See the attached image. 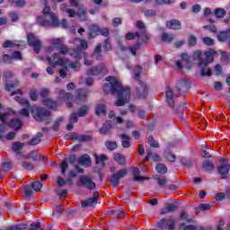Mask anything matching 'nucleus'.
Segmentation results:
<instances>
[{
    "mask_svg": "<svg viewBox=\"0 0 230 230\" xmlns=\"http://www.w3.org/2000/svg\"><path fill=\"white\" fill-rule=\"evenodd\" d=\"M106 83L102 89L106 94H117L118 100L115 102L117 107H123L125 103L130 102V87L123 86L114 76H107Z\"/></svg>",
    "mask_w": 230,
    "mask_h": 230,
    "instance_id": "f257e3e1",
    "label": "nucleus"
},
{
    "mask_svg": "<svg viewBox=\"0 0 230 230\" xmlns=\"http://www.w3.org/2000/svg\"><path fill=\"white\" fill-rule=\"evenodd\" d=\"M37 23L44 28H49L51 26H58V20L57 16L51 13V7L45 6L43 15L38 17Z\"/></svg>",
    "mask_w": 230,
    "mask_h": 230,
    "instance_id": "f03ea898",
    "label": "nucleus"
},
{
    "mask_svg": "<svg viewBox=\"0 0 230 230\" xmlns=\"http://www.w3.org/2000/svg\"><path fill=\"white\" fill-rule=\"evenodd\" d=\"M217 55V51L210 49L205 52V58H200L199 66L201 69V76H211V69L208 67L211 62H213L214 58Z\"/></svg>",
    "mask_w": 230,
    "mask_h": 230,
    "instance_id": "7ed1b4c3",
    "label": "nucleus"
},
{
    "mask_svg": "<svg viewBox=\"0 0 230 230\" xmlns=\"http://www.w3.org/2000/svg\"><path fill=\"white\" fill-rule=\"evenodd\" d=\"M110 171L112 174L110 176L109 181L114 188L119 186V181L124 177H127V174L128 173V170H127V168H123L116 172V167H111Z\"/></svg>",
    "mask_w": 230,
    "mask_h": 230,
    "instance_id": "20e7f679",
    "label": "nucleus"
},
{
    "mask_svg": "<svg viewBox=\"0 0 230 230\" xmlns=\"http://www.w3.org/2000/svg\"><path fill=\"white\" fill-rule=\"evenodd\" d=\"M12 114H15V112L9 108H4L3 104H0V139L3 137L4 132H6V124L4 122L8 119V116Z\"/></svg>",
    "mask_w": 230,
    "mask_h": 230,
    "instance_id": "39448f33",
    "label": "nucleus"
},
{
    "mask_svg": "<svg viewBox=\"0 0 230 230\" xmlns=\"http://www.w3.org/2000/svg\"><path fill=\"white\" fill-rule=\"evenodd\" d=\"M31 112L34 119H36V121H40V123L42 121H48L51 116V112H49V111L41 107L35 108Z\"/></svg>",
    "mask_w": 230,
    "mask_h": 230,
    "instance_id": "423d86ee",
    "label": "nucleus"
},
{
    "mask_svg": "<svg viewBox=\"0 0 230 230\" xmlns=\"http://www.w3.org/2000/svg\"><path fill=\"white\" fill-rule=\"evenodd\" d=\"M70 55L71 57H74V58H84V66H93V60L87 59V57H89V54H87L86 52H84V50H81L80 47L72 49L70 50Z\"/></svg>",
    "mask_w": 230,
    "mask_h": 230,
    "instance_id": "0eeeda50",
    "label": "nucleus"
},
{
    "mask_svg": "<svg viewBox=\"0 0 230 230\" xmlns=\"http://www.w3.org/2000/svg\"><path fill=\"white\" fill-rule=\"evenodd\" d=\"M107 73H109V71L107 70V66H105L103 63L93 66L86 71V75L88 76H98V75H107Z\"/></svg>",
    "mask_w": 230,
    "mask_h": 230,
    "instance_id": "6e6552de",
    "label": "nucleus"
},
{
    "mask_svg": "<svg viewBox=\"0 0 230 230\" xmlns=\"http://www.w3.org/2000/svg\"><path fill=\"white\" fill-rule=\"evenodd\" d=\"M47 61L52 67H55V66H60L61 67H65L66 71H67V66H66L67 61L60 58V54L58 53H54L52 58L48 57Z\"/></svg>",
    "mask_w": 230,
    "mask_h": 230,
    "instance_id": "1a4fd4ad",
    "label": "nucleus"
},
{
    "mask_svg": "<svg viewBox=\"0 0 230 230\" xmlns=\"http://www.w3.org/2000/svg\"><path fill=\"white\" fill-rule=\"evenodd\" d=\"M56 93L58 94V102H60V100H63L64 102H66V106L70 109V107H73V94L69 93H66V91L58 88L56 90Z\"/></svg>",
    "mask_w": 230,
    "mask_h": 230,
    "instance_id": "9d476101",
    "label": "nucleus"
},
{
    "mask_svg": "<svg viewBox=\"0 0 230 230\" xmlns=\"http://www.w3.org/2000/svg\"><path fill=\"white\" fill-rule=\"evenodd\" d=\"M77 186H84L87 190H94L96 188V183L87 175L79 176V181Z\"/></svg>",
    "mask_w": 230,
    "mask_h": 230,
    "instance_id": "9b49d317",
    "label": "nucleus"
},
{
    "mask_svg": "<svg viewBox=\"0 0 230 230\" xmlns=\"http://www.w3.org/2000/svg\"><path fill=\"white\" fill-rule=\"evenodd\" d=\"M157 227L162 230H175V218L173 217H169L166 221L165 218H162L158 223H157Z\"/></svg>",
    "mask_w": 230,
    "mask_h": 230,
    "instance_id": "f8f14e48",
    "label": "nucleus"
},
{
    "mask_svg": "<svg viewBox=\"0 0 230 230\" xmlns=\"http://www.w3.org/2000/svg\"><path fill=\"white\" fill-rule=\"evenodd\" d=\"M98 199H100V192L94 191L92 198L85 200H81V206L82 208H93L98 204Z\"/></svg>",
    "mask_w": 230,
    "mask_h": 230,
    "instance_id": "ddd939ff",
    "label": "nucleus"
},
{
    "mask_svg": "<svg viewBox=\"0 0 230 230\" xmlns=\"http://www.w3.org/2000/svg\"><path fill=\"white\" fill-rule=\"evenodd\" d=\"M137 96L139 100L146 98L148 96V86L143 81L137 82Z\"/></svg>",
    "mask_w": 230,
    "mask_h": 230,
    "instance_id": "4468645a",
    "label": "nucleus"
},
{
    "mask_svg": "<svg viewBox=\"0 0 230 230\" xmlns=\"http://www.w3.org/2000/svg\"><path fill=\"white\" fill-rule=\"evenodd\" d=\"M28 43L29 46H31L34 51L39 54L40 51V48L42 47V42L39 40L35 35L29 34L28 35Z\"/></svg>",
    "mask_w": 230,
    "mask_h": 230,
    "instance_id": "2eb2a0df",
    "label": "nucleus"
},
{
    "mask_svg": "<svg viewBox=\"0 0 230 230\" xmlns=\"http://www.w3.org/2000/svg\"><path fill=\"white\" fill-rule=\"evenodd\" d=\"M190 84L188 79H181L176 85V89L178 93L181 94H186L188 91H190Z\"/></svg>",
    "mask_w": 230,
    "mask_h": 230,
    "instance_id": "dca6fc26",
    "label": "nucleus"
},
{
    "mask_svg": "<svg viewBox=\"0 0 230 230\" xmlns=\"http://www.w3.org/2000/svg\"><path fill=\"white\" fill-rule=\"evenodd\" d=\"M166 28H168V30H174L177 31V30L182 29V22L177 19L168 20L166 22Z\"/></svg>",
    "mask_w": 230,
    "mask_h": 230,
    "instance_id": "f3484780",
    "label": "nucleus"
},
{
    "mask_svg": "<svg viewBox=\"0 0 230 230\" xmlns=\"http://www.w3.org/2000/svg\"><path fill=\"white\" fill-rule=\"evenodd\" d=\"M179 209V206L175 203H165L164 208L161 210L160 215H167V213H173Z\"/></svg>",
    "mask_w": 230,
    "mask_h": 230,
    "instance_id": "a211bd4d",
    "label": "nucleus"
},
{
    "mask_svg": "<svg viewBox=\"0 0 230 230\" xmlns=\"http://www.w3.org/2000/svg\"><path fill=\"white\" fill-rule=\"evenodd\" d=\"M68 139H75L80 143H84L87 141H91V139H93V137L89 135H78L76 133H72L71 136L68 137Z\"/></svg>",
    "mask_w": 230,
    "mask_h": 230,
    "instance_id": "6ab92c4d",
    "label": "nucleus"
},
{
    "mask_svg": "<svg viewBox=\"0 0 230 230\" xmlns=\"http://www.w3.org/2000/svg\"><path fill=\"white\" fill-rule=\"evenodd\" d=\"M114 162L121 166L127 164V156L125 155H121L120 153H114L113 154Z\"/></svg>",
    "mask_w": 230,
    "mask_h": 230,
    "instance_id": "aec40b11",
    "label": "nucleus"
},
{
    "mask_svg": "<svg viewBox=\"0 0 230 230\" xmlns=\"http://www.w3.org/2000/svg\"><path fill=\"white\" fill-rule=\"evenodd\" d=\"M217 39L220 42H227L229 40V47H230V30L227 29L226 31H221L217 35Z\"/></svg>",
    "mask_w": 230,
    "mask_h": 230,
    "instance_id": "412c9836",
    "label": "nucleus"
},
{
    "mask_svg": "<svg viewBox=\"0 0 230 230\" xmlns=\"http://www.w3.org/2000/svg\"><path fill=\"white\" fill-rule=\"evenodd\" d=\"M141 48V43L137 42L133 47H120L121 51H131V54L136 57L137 52Z\"/></svg>",
    "mask_w": 230,
    "mask_h": 230,
    "instance_id": "4be33fe9",
    "label": "nucleus"
},
{
    "mask_svg": "<svg viewBox=\"0 0 230 230\" xmlns=\"http://www.w3.org/2000/svg\"><path fill=\"white\" fill-rule=\"evenodd\" d=\"M78 164H82V166H84V168L91 166V156H89L87 154L83 155L78 158Z\"/></svg>",
    "mask_w": 230,
    "mask_h": 230,
    "instance_id": "5701e85b",
    "label": "nucleus"
},
{
    "mask_svg": "<svg viewBox=\"0 0 230 230\" xmlns=\"http://www.w3.org/2000/svg\"><path fill=\"white\" fill-rule=\"evenodd\" d=\"M217 170L221 175H227L230 170V164L227 162L223 163L217 167Z\"/></svg>",
    "mask_w": 230,
    "mask_h": 230,
    "instance_id": "b1692460",
    "label": "nucleus"
},
{
    "mask_svg": "<svg viewBox=\"0 0 230 230\" xmlns=\"http://www.w3.org/2000/svg\"><path fill=\"white\" fill-rule=\"evenodd\" d=\"M174 40H175V34L163 32L161 35V40H163V42H167L168 44H170L173 42Z\"/></svg>",
    "mask_w": 230,
    "mask_h": 230,
    "instance_id": "393cba45",
    "label": "nucleus"
},
{
    "mask_svg": "<svg viewBox=\"0 0 230 230\" xmlns=\"http://www.w3.org/2000/svg\"><path fill=\"white\" fill-rule=\"evenodd\" d=\"M119 137L122 139L121 145L123 148H130V137L127 134H120Z\"/></svg>",
    "mask_w": 230,
    "mask_h": 230,
    "instance_id": "a878e982",
    "label": "nucleus"
},
{
    "mask_svg": "<svg viewBox=\"0 0 230 230\" xmlns=\"http://www.w3.org/2000/svg\"><path fill=\"white\" fill-rule=\"evenodd\" d=\"M141 73H143V66L139 65L136 66L133 69V75L136 82H141Z\"/></svg>",
    "mask_w": 230,
    "mask_h": 230,
    "instance_id": "bb28decb",
    "label": "nucleus"
},
{
    "mask_svg": "<svg viewBox=\"0 0 230 230\" xmlns=\"http://www.w3.org/2000/svg\"><path fill=\"white\" fill-rule=\"evenodd\" d=\"M9 127H11V128H13V130H19V128L22 127V122L19 119H13L9 122Z\"/></svg>",
    "mask_w": 230,
    "mask_h": 230,
    "instance_id": "cd10ccee",
    "label": "nucleus"
},
{
    "mask_svg": "<svg viewBox=\"0 0 230 230\" xmlns=\"http://www.w3.org/2000/svg\"><path fill=\"white\" fill-rule=\"evenodd\" d=\"M23 159H33V161H42V156L39 155V153L35 150L29 153Z\"/></svg>",
    "mask_w": 230,
    "mask_h": 230,
    "instance_id": "c85d7f7f",
    "label": "nucleus"
},
{
    "mask_svg": "<svg viewBox=\"0 0 230 230\" xmlns=\"http://www.w3.org/2000/svg\"><path fill=\"white\" fill-rule=\"evenodd\" d=\"M140 173H141V171L139 170V168H137V167L133 168V176H134L135 181H148V178H146L145 176H139Z\"/></svg>",
    "mask_w": 230,
    "mask_h": 230,
    "instance_id": "c756f323",
    "label": "nucleus"
},
{
    "mask_svg": "<svg viewBox=\"0 0 230 230\" xmlns=\"http://www.w3.org/2000/svg\"><path fill=\"white\" fill-rule=\"evenodd\" d=\"M22 148H24V143H21V142L13 143V150L16 154V155H19V154H22Z\"/></svg>",
    "mask_w": 230,
    "mask_h": 230,
    "instance_id": "7c9ffc66",
    "label": "nucleus"
},
{
    "mask_svg": "<svg viewBox=\"0 0 230 230\" xmlns=\"http://www.w3.org/2000/svg\"><path fill=\"white\" fill-rule=\"evenodd\" d=\"M43 105H45V107H49V109H57V107H58L57 102L49 98L43 99Z\"/></svg>",
    "mask_w": 230,
    "mask_h": 230,
    "instance_id": "2f4dec72",
    "label": "nucleus"
},
{
    "mask_svg": "<svg viewBox=\"0 0 230 230\" xmlns=\"http://www.w3.org/2000/svg\"><path fill=\"white\" fill-rule=\"evenodd\" d=\"M107 150H110V152H114L118 148V142L112 141V140H106L104 143Z\"/></svg>",
    "mask_w": 230,
    "mask_h": 230,
    "instance_id": "473e14b6",
    "label": "nucleus"
},
{
    "mask_svg": "<svg viewBox=\"0 0 230 230\" xmlns=\"http://www.w3.org/2000/svg\"><path fill=\"white\" fill-rule=\"evenodd\" d=\"M40 137H42V133L38 132L36 136L30 142L27 143V145L29 146H35L39 145V143H40Z\"/></svg>",
    "mask_w": 230,
    "mask_h": 230,
    "instance_id": "72a5a7b5",
    "label": "nucleus"
},
{
    "mask_svg": "<svg viewBox=\"0 0 230 230\" xmlns=\"http://www.w3.org/2000/svg\"><path fill=\"white\" fill-rule=\"evenodd\" d=\"M166 100L169 104V107H173L174 102H173V91L172 88H167L166 91Z\"/></svg>",
    "mask_w": 230,
    "mask_h": 230,
    "instance_id": "f704fd0d",
    "label": "nucleus"
},
{
    "mask_svg": "<svg viewBox=\"0 0 230 230\" xmlns=\"http://www.w3.org/2000/svg\"><path fill=\"white\" fill-rule=\"evenodd\" d=\"M102 44H98L95 49L93 53V57L96 58V60H102L103 56L102 55Z\"/></svg>",
    "mask_w": 230,
    "mask_h": 230,
    "instance_id": "c9c22d12",
    "label": "nucleus"
},
{
    "mask_svg": "<svg viewBox=\"0 0 230 230\" xmlns=\"http://www.w3.org/2000/svg\"><path fill=\"white\" fill-rule=\"evenodd\" d=\"M227 14V12L225 11L224 8L217 7L215 10L214 15L217 17V19H224L226 15Z\"/></svg>",
    "mask_w": 230,
    "mask_h": 230,
    "instance_id": "e433bc0d",
    "label": "nucleus"
},
{
    "mask_svg": "<svg viewBox=\"0 0 230 230\" xmlns=\"http://www.w3.org/2000/svg\"><path fill=\"white\" fill-rule=\"evenodd\" d=\"M24 229H26V225H22V224L12 226L9 227H5V226L0 227V230H24Z\"/></svg>",
    "mask_w": 230,
    "mask_h": 230,
    "instance_id": "4c0bfd02",
    "label": "nucleus"
},
{
    "mask_svg": "<svg viewBox=\"0 0 230 230\" xmlns=\"http://www.w3.org/2000/svg\"><path fill=\"white\" fill-rule=\"evenodd\" d=\"M95 113L97 116H105L107 111L105 110L104 104H98L95 109Z\"/></svg>",
    "mask_w": 230,
    "mask_h": 230,
    "instance_id": "58836bf2",
    "label": "nucleus"
},
{
    "mask_svg": "<svg viewBox=\"0 0 230 230\" xmlns=\"http://www.w3.org/2000/svg\"><path fill=\"white\" fill-rule=\"evenodd\" d=\"M155 170L157 173H161L162 175H164V173H167L168 167L164 164H157L155 166Z\"/></svg>",
    "mask_w": 230,
    "mask_h": 230,
    "instance_id": "ea45409f",
    "label": "nucleus"
},
{
    "mask_svg": "<svg viewBox=\"0 0 230 230\" xmlns=\"http://www.w3.org/2000/svg\"><path fill=\"white\" fill-rule=\"evenodd\" d=\"M112 129V127L110 124H104L100 128V134H102V136H107L111 134V130Z\"/></svg>",
    "mask_w": 230,
    "mask_h": 230,
    "instance_id": "a19ab883",
    "label": "nucleus"
},
{
    "mask_svg": "<svg viewBox=\"0 0 230 230\" xmlns=\"http://www.w3.org/2000/svg\"><path fill=\"white\" fill-rule=\"evenodd\" d=\"M50 44L53 45V48H55L56 49H58L64 44V42L62 41V40L58 38V39L53 38L50 40Z\"/></svg>",
    "mask_w": 230,
    "mask_h": 230,
    "instance_id": "79ce46f5",
    "label": "nucleus"
},
{
    "mask_svg": "<svg viewBox=\"0 0 230 230\" xmlns=\"http://www.w3.org/2000/svg\"><path fill=\"white\" fill-rule=\"evenodd\" d=\"M98 33H100V27H98L97 25H92L90 27V37H96L98 35Z\"/></svg>",
    "mask_w": 230,
    "mask_h": 230,
    "instance_id": "37998d69",
    "label": "nucleus"
},
{
    "mask_svg": "<svg viewBox=\"0 0 230 230\" xmlns=\"http://www.w3.org/2000/svg\"><path fill=\"white\" fill-rule=\"evenodd\" d=\"M202 168L204 170H213V168H215V164H213V162L209 161V160H205L203 163H202Z\"/></svg>",
    "mask_w": 230,
    "mask_h": 230,
    "instance_id": "c03bdc74",
    "label": "nucleus"
},
{
    "mask_svg": "<svg viewBox=\"0 0 230 230\" xmlns=\"http://www.w3.org/2000/svg\"><path fill=\"white\" fill-rule=\"evenodd\" d=\"M88 111H89V107H87V105L82 106L77 112L78 118H84L85 114H87Z\"/></svg>",
    "mask_w": 230,
    "mask_h": 230,
    "instance_id": "a18cd8bd",
    "label": "nucleus"
},
{
    "mask_svg": "<svg viewBox=\"0 0 230 230\" xmlns=\"http://www.w3.org/2000/svg\"><path fill=\"white\" fill-rule=\"evenodd\" d=\"M61 174L66 175L67 169L69 168V164H67V160H63L60 163Z\"/></svg>",
    "mask_w": 230,
    "mask_h": 230,
    "instance_id": "49530a36",
    "label": "nucleus"
},
{
    "mask_svg": "<svg viewBox=\"0 0 230 230\" xmlns=\"http://www.w3.org/2000/svg\"><path fill=\"white\" fill-rule=\"evenodd\" d=\"M75 94L78 100H85L87 98V93L82 89H77Z\"/></svg>",
    "mask_w": 230,
    "mask_h": 230,
    "instance_id": "de8ad7c7",
    "label": "nucleus"
},
{
    "mask_svg": "<svg viewBox=\"0 0 230 230\" xmlns=\"http://www.w3.org/2000/svg\"><path fill=\"white\" fill-rule=\"evenodd\" d=\"M147 143L152 148H159V143H157V141H155V139L152 136L148 137Z\"/></svg>",
    "mask_w": 230,
    "mask_h": 230,
    "instance_id": "09e8293b",
    "label": "nucleus"
},
{
    "mask_svg": "<svg viewBox=\"0 0 230 230\" xmlns=\"http://www.w3.org/2000/svg\"><path fill=\"white\" fill-rule=\"evenodd\" d=\"M155 181H156L158 186H160L161 188H163V186H166L167 184V181H166V177H163V178H159L157 176L154 177Z\"/></svg>",
    "mask_w": 230,
    "mask_h": 230,
    "instance_id": "8fccbe9b",
    "label": "nucleus"
},
{
    "mask_svg": "<svg viewBox=\"0 0 230 230\" xmlns=\"http://www.w3.org/2000/svg\"><path fill=\"white\" fill-rule=\"evenodd\" d=\"M14 100L16 102H19L21 105H22V107H27L28 109H30V102L28 100L21 99L19 96H15Z\"/></svg>",
    "mask_w": 230,
    "mask_h": 230,
    "instance_id": "3c124183",
    "label": "nucleus"
},
{
    "mask_svg": "<svg viewBox=\"0 0 230 230\" xmlns=\"http://www.w3.org/2000/svg\"><path fill=\"white\" fill-rule=\"evenodd\" d=\"M111 213L116 218H125V211L123 209L111 210Z\"/></svg>",
    "mask_w": 230,
    "mask_h": 230,
    "instance_id": "603ef678",
    "label": "nucleus"
},
{
    "mask_svg": "<svg viewBox=\"0 0 230 230\" xmlns=\"http://www.w3.org/2000/svg\"><path fill=\"white\" fill-rule=\"evenodd\" d=\"M17 46V41H13V40H6L3 44H2V47L3 48H13Z\"/></svg>",
    "mask_w": 230,
    "mask_h": 230,
    "instance_id": "864d4df0",
    "label": "nucleus"
},
{
    "mask_svg": "<svg viewBox=\"0 0 230 230\" xmlns=\"http://www.w3.org/2000/svg\"><path fill=\"white\" fill-rule=\"evenodd\" d=\"M139 37H141V35L139 34V32H128L126 35V40H134V39L137 38L139 39Z\"/></svg>",
    "mask_w": 230,
    "mask_h": 230,
    "instance_id": "5fc2aeb1",
    "label": "nucleus"
},
{
    "mask_svg": "<svg viewBox=\"0 0 230 230\" xmlns=\"http://www.w3.org/2000/svg\"><path fill=\"white\" fill-rule=\"evenodd\" d=\"M164 157L167 161H170L171 163H173L175 161V155L172 154L170 151L164 152Z\"/></svg>",
    "mask_w": 230,
    "mask_h": 230,
    "instance_id": "6e6d98bb",
    "label": "nucleus"
},
{
    "mask_svg": "<svg viewBox=\"0 0 230 230\" xmlns=\"http://www.w3.org/2000/svg\"><path fill=\"white\" fill-rule=\"evenodd\" d=\"M81 64L80 62L78 61H75V62H72L68 65V67L70 69H74V71H79L80 70V67H81Z\"/></svg>",
    "mask_w": 230,
    "mask_h": 230,
    "instance_id": "4d7b16f0",
    "label": "nucleus"
},
{
    "mask_svg": "<svg viewBox=\"0 0 230 230\" xmlns=\"http://www.w3.org/2000/svg\"><path fill=\"white\" fill-rule=\"evenodd\" d=\"M148 155L150 159H153L155 163H159L161 161V156L157 154L153 153L152 151H148Z\"/></svg>",
    "mask_w": 230,
    "mask_h": 230,
    "instance_id": "13d9d810",
    "label": "nucleus"
},
{
    "mask_svg": "<svg viewBox=\"0 0 230 230\" xmlns=\"http://www.w3.org/2000/svg\"><path fill=\"white\" fill-rule=\"evenodd\" d=\"M76 40L79 41V44H80V48L79 49L82 51V49H87L89 48V44L87 43V40H82V39H77Z\"/></svg>",
    "mask_w": 230,
    "mask_h": 230,
    "instance_id": "bf43d9fd",
    "label": "nucleus"
},
{
    "mask_svg": "<svg viewBox=\"0 0 230 230\" xmlns=\"http://www.w3.org/2000/svg\"><path fill=\"white\" fill-rule=\"evenodd\" d=\"M30 98L32 102H37L39 98V94L37 93V90L35 88H31L30 92Z\"/></svg>",
    "mask_w": 230,
    "mask_h": 230,
    "instance_id": "052dcab7",
    "label": "nucleus"
},
{
    "mask_svg": "<svg viewBox=\"0 0 230 230\" xmlns=\"http://www.w3.org/2000/svg\"><path fill=\"white\" fill-rule=\"evenodd\" d=\"M220 54H221V60H222V62H229L230 54L228 52L221 50Z\"/></svg>",
    "mask_w": 230,
    "mask_h": 230,
    "instance_id": "680f3d73",
    "label": "nucleus"
},
{
    "mask_svg": "<svg viewBox=\"0 0 230 230\" xmlns=\"http://www.w3.org/2000/svg\"><path fill=\"white\" fill-rule=\"evenodd\" d=\"M9 3H12L13 4H15V6L22 7L24 4H26V1L24 0H8Z\"/></svg>",
    "mask_w": 230,
    "mask_h": 230,
    "instance_id": "e2e57ef3",
    "label": "nucleus"
},
{
    "mask_svg": "<svg viewBox=\"0 0 230 230\" xmlns=\"http://www.w3.org/2000/svg\"><path fill=\"white\" fill-rule=\"evenodd\" d=\"M31 188L34 190V191H40V189L42 188V183L40 181H33L31 183Z\"/></svg>",
    "mask_w": 230,
    "mask_h": 230,
    "instance_id": "0e129e2a",
    "label": "nucleus"
},
{
    "mask_svg": "<svg viewBox=\"0 0 230 230\" xmlns=\"http://www.w3.org/2000/svg\"><path fill=\"white\" fill-rule=\"evenodd\" d=\"M202 40L206 46H213V44H215V40H213L209 37H205L202 39Z\"/></svg>",
    "mask_w": 230,
    "mask_h": 230,
    "instance_id": "69168bd1",
    "label": "nucleus"
},
{
    "mask_svg": "<svg viewBox=\"0 0 230 230\" xmlns=\"http://www.w3.org/2000/svg\"><path fill=\"white\" fill-rule=\"evenodd\" d=\"M189 46H197V37L190 35L188 40Z\"/></svg>",
    "mask_w": 230,
    "mask_h": 230,
    "instance_id": "338daca9",
    "label": "nucleus"
},
{
    "mask_svg": "<svg viewBox=\"0 0 230 230\" xmlns=\"http://www.w3.org/2000/svg\"><path fill=\"white\" fill-rule=\"evenodd\" d=\"M28 230H42L40 223H32Z\"/></svg>",
    "mask_w": 230,
    "mask_h": 230,
    "instance_id": "774afa93",
    "label": "nucleus"
}]
</instances>
